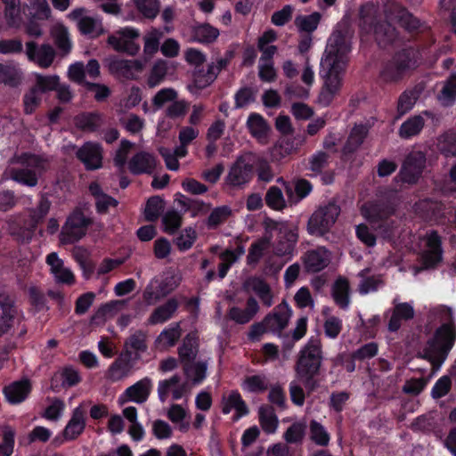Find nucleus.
Returning <instances> with one entry per match:
<instances>
[{"instance_id": "f257e3e1", "label": "nucleus", "mask_w": 456, "mask_h": 456, "mask_svg": "<svg viewBox=\"0 0 456 456\" xmlns=\"http://www.w3.org/2000/svg\"><path fill=\"white\" fill-rule=\"evenodd\" d=\"M350 52L348 31L335 30L328 40L320 62L319 75L323 85L318 95V103L322 107L330 106L341 90Z\"/></svg>"}, {"instance_id": "f03ea898", "label": "nucleus", "mask_w": 456, "mask_h": 456, "mask_svg": "<svg viewBox=\"0 0 456 456\" xmlns=\"http://www.w3.org/2000/svg\"><path fill=\"white\" fill-rule=\"evenodd\" d=\"M323 362V352L320 339L311 337L301 347L297 356L295 371L299 381L311 394L319 387L316 379L321 373Z\"/></svg>"}, {"instance_id": "7ed1b4c3", "label": "nucleus", "mask_w": 456, "mask_h": 456, "mask_svg": "<svg viewBox=\"0 0 456 456\" xmlns=\"http://www.w3.org/2000/svg\"><path fill=\"white\" fill-rule=\"evenodd\" d=\"M419 59V51L416 47L404 46L382 63L379 78L387 84L399 83L418 67Z\"/></svg>"}, {"instance_id": "20e7f679", "label": "nucleus", "mask_w": 456, "mask_h": 456, "mask_svg": "<svg viewBox=\"0 0 456 456\" xmlns=\"http://www.w3.org/2000/svg\"><path fill=\"white\" fill-rule=\"evenodd\" d=\"M359 27L366 34H373L379 47L392 45L398 36L395 27L378 18V8L371 2L363 4L359 10Z\"/></svg>"}, {"instance_id": "39448f33", "label": "nucleus", "mask_w": 456, "mask_h": 456, "mask_svg": "<svg viewBox=\"0 0 456 456\" xmlns=\"http://www.w3.org/2000/svg\"><path fill=\"white\" fill-rule=\"evenodd\" d=\"M456 341V326L454 322L443 323L434 336L427 342L421 358L430 362L434 368H440Z\"/></svg>"}, {"instance_id": "423d86ee", "label": "nucleus", "mask_w": 456, "mask_h": 456, "mask_svg": "<svg viewBox=\"0 0 456 456\" xmlns=\"http://www.w3.org/2000/svg\"><path fill=\"white\" fill-rule=\"evenodd\" d=\"M20 167L10 169V177L12 181L27 187H35L39 178L47 170V160L37 154L22 152L17 157Z\"/></svg>"}, {"instance_id": "0eeeda50", "label": "nucleus", "mask_w": 456, "mask_h": 456, "mask_svg": "<svg viewBox=\"0 0 456 456\" xmlns=\"http://www.w3.org/2000/svg\"><path fill=\"white\" fill-rule=\"evenodd\" d=\"M340 212V207L335 202L320 206L308 219L307 232L312 236H323L330 231Z\"/></svg>"}, {"instance_id": "6e6552de", "label": "nucleus", "mask_w": 456, "mask_h": 456, "mask_svg": "<svg viewBox=\"0 0 456 456\" xmlns=\"http://www.w3.org/2000/svg\"><path fill=\"white\" fill-rule=\"evenodd\" d=\"M94 220L86 217L80 208L74 209L67 217L59 235L62 245L74 244L86 236Z\"/></svg>"}, {"instance_id": "1a4fd4ad", "label": "nucleus", "mask_w": 456, "mask_h": 456, "mask_svg": "<svg viewBox=\"0 0 456 456\" xmlns=\"http://www.w3.org/2000/svg\"><path fill=\"white\" fill-rule=\"evenodd\" d=\"M139 29L133 27L121 28L108 37L107 43L117 53L135 56L140 51Z\"/></svg>"}, {"instance_id": "9d476101", "label": "nucleus", "mask_w": 456, "mask_h": 456, "mask_svg": "<svg viewBox=\"0 0 456 456\" xmlns=\"http://www.w3.org/2000/svg\"><path fill=\"white\" fill-rule=\"evenodd\" d=\"M386 20L397 22L404 30L409 33H419L421 28V21L410 12L407 8L396 2H388L384 5Z\"/></svg>"}, {"instance_id": "9b49d317", "label": "nucleus", "mask_w": 456, "mask_h": 456, "mask_svg": "<svg viewBox=\"0 0 456 456\" xmlns=\"http://www.w3.org/2000/svg\"><path fill=\"white\" fill-rule=\"evenodd\" d=\"M253 157L252 153H248L236 159L225 177V183L228 185L233 188L242 187L251 181L254 174V167L251 162Z\"/></svg>"}, {"instance_id": "f8f14e48", "label": "nucleus", "mask_w": 456, "mask_h": 456, "mask_svg": "<svg viewBox=\"0 0 456 456\" xmlns=\"http://www.w3.org/2000/svg\"><path fill=\"white\" fill-rule=\"evenodd\" d=\"M426 165V157L420 152L409 154L403 163L399 176L403 183L415 184L422 175Z\"/></svg>"}, {"instance_id": "ddd939ff", "label": "nucleus", "mask_w": 456, "mask_h": 456, "mask_svg": "<svg viewBox=\"0 0 456 456\" xmlns=\"http://www.w3.org/2000/svg\"><path fill=\"white\" fill-rule=\"evenodd\" d=\"M25 54L30 62L42 69H47L53 64L56 53L50 44L38 45L35 41H28Z\"/></svg>"}, {"instance_id": "4468645a", "label": "nucleus", "mask_w": 456, "mask_h": 456, "mask_svg": "<svg viewBox=\"0 0 456 456\" xmlns=\"http://www.w3.org/2000/svg\"><path fill=\"white\" fill-rule=\"evenodd\" d=\"M273 229L279 231L277 250L281 255L291 254L298 240V227L290 223H273Z\"/></svg>"}, {"instance_id": "2eb2a0df", "label": "nucleus", "mask_w": 456, "mask_h": 456, "mask_svg": "<svg viewBox=\"0 0 456 456\" xmlns=\"http://www.w3.org/2000/svg\"><path fill=\"white\" fill-rule=\"evenodd\" d=\"M76 158L83 163L87 171L100 169L102 167V148L99 143L86 142L77 151Z\"/></svg>"}, {"instance_id": "dca6fc26", "label": "nucleus", "mask_w": 456, "mask_h": 456, "mask_svg": "<svg viewBox=\"0 0 456 456\" xmlns=\"http://www.w3.org/2000/svg\"><path fill=\"white\" fill-rule=\"evenodd\" d=\"M292 309L289 305L283 300L276 305L272 313L267 314L265 318V323L267 325L269 331L275 334H281L289 324L292 316Z\"/></svg>"}, {"instance_id": "f3484780", "label": "nucleus", "mask_w": 456, "mask_h": 456, "mask_svg": "<svg viewBox=\"0 0 456 456\" xmlns=\"http://www.w3.org/2000/svg\"><path fill=\"white\" fill-rule=\"evenodd\" d=\"M176 287L177 284H173L170 279L159 280L154 278L145 287L142 292V299L148 305H154L169 295Z\"/></svg>"}, {"instance_id": "a211bd4d", "label": "nucleus", "mask_w": 456, "mask_h": 456, "mask_svg": "<svg viewBox=\"0 0 456 456\" xmlns=\"http://www.w3.org/2000/svg\"><path fill=\"white\" fill-rule=\"evenodd\" d=\"M86 428V411L82 404L73 409L70 419L61 431L64 441H75L84 432Z\"/></svg>"}, {"instance_id": "6ab92c4d", "label": "nucleus", "mask_w": 456, "mask_h": 456, "mask_svg": "<svg viewBox=\"0 0 456 456\" xmlns=\"http://www.w3.org/2000/svg\"><path fill=\"white\" fill-rule=\"evenodd\" d=\"M232 409L235 410V413L232 417L233 422H237L249 413V409L238 390H232L228 396L224 395L222 397V413L227 415Z\"/></svg>"}, {"instance_id": "aec40b11", "label": "nucleus", "mask_w": 456, "mask_h": 456, "mask_svg": "<svg viewBox=\"0 0 456 456\" xmlns=\"http://www.w3.org/2000/svg\"><path fill=\"white\" fill-rule=\"evenodd\" d=\"M6 231L16 242L24 244L30 242L36 229L31 227L29 221L21 224L18 216H12L6 220Z\"/></svg>"}, {"instance_id": "412c9836", "label": "nucleus", "mask_w": 456, "mask_h": 456, "mask_svg": "<svg viewBox=\"0 0 456 456\" xmlns=\"http://www.w3.org/2000/svg\"><path fill=\"white\" fill-rule=\"evenodd\" d=\"M133 367V352L124 349L109 368V378L118 381L127 377Z\"/></svg>"}, {"instance_id": "4be33fe9", "label": "nucleus", "mask_w": 456, "mask_h": 456, "mask_svg": "<svg viewBox=\"0 0 456 456\" xmlns=\"http://www.w3.org/2000/svg\"><path fill=\"white\" fill-rule=\"evenodd\" d=\"M432 118L433 113L430 110H424L420 114L413 115L402 123L398 129V134L402 139L409 140L419 135L424 128V117Z\"/></svg>"}, {"instance_id": "5701e85b", "label": "nucleus", "mask_w": 456, "mask_h": 456, "mask_svg": "<svg viewBox=\"0 0 456 456\" xmlns=\"http://www.w3.org/2000/svg\"><path fill=\"white\" fill-rule=\"evenodd\" d=\"M305 268L308 273H319L330 264V254L324 247L308 250L303 256Z\"/></svg>"}, {"instance_id": "b1692460", "label": "nucleus", "mask_w": 456, "mask_h": 456, "mask_svg": "<svg viewBox=\"0 0 456 456\" xmlns=\"http://www.w3.org/2000/svg\"><path fill=\"white\" fill-rule=\"evenodd\" d=\"M31 383L28 379L14 381L3 388L6 401L11 404H18L27 399L31 392Z\"/></svg>"}, {"instance_id": "393cba45", "label": "nucleus", "mask_w": 456, "mask_h": 456, "mask_svg": "<svg viewBox=\"0 0 456 456\" xmlns=\"http://www.w3.org/2000/svg\"><path fill=\"white\" fill-rule=\"evenodd\" d=\"M157 166L155 157L146 151L135 153L128 163V168L131 174L134 175L142 174H151Z\"/></svg>"}, {"instance_id": "a878e982", "label": "nucleus", "mask_w": 456, "mask_h": 456, "mask_svg": "<svg viewBox=\"0 0 456 456\" xmlns=\"http://www.w3.org/2000/svg\"><path fill=\"white\" fill-rule=\"evenodd\" d=\"M198 354V343L196 337L189 333L183 339L182 345L178 347V356L183 365V371L189 375L191 363L194 362Z\"/></svg>"}, {"instance_id": "bb28decb", "label": "nucleus", "mask_w": 456, "mask_h": 456, "mask_svg": "<svg viewBox=\"0 0 456 456\" xmlns=\"http://www.w3.org/2000/svg\"><path fill=\"white\" fill-rule=\"evenodd\" d=\"M414 315L415 311L411 304L408 302L395 304L388 321L387 330L390 332H397L402 326V322L411 321Z\"/></svg>"}, {"instance_id": "cd10ccee", "label": "nucleus", "mask_w": 456, "mask_h": 456, "mask_svg": "<svg viewBox=\"0 0 456 456\" xmlns=\"http://www.w3.org/2000/svg\"><path fill=\"white\" fill-rule=\"evenodd\" d=\"M423 92V86L416 85L412 88L404 90L398 97L396 112L397 118L411 111Z\"/></svg>"}, {"instance_id": "c85d7f7f", "label": "nucleus", "mask_w": 456, "mask_h": 456, "mask_svg": "<svg viewBox=\"0 0 456 456\" xmlns=\"http://www.w3.org/2000/svg\"><path fill=\"white\" fill-rule=\"evenodd\" d=\"M152 381L150 378L145 377L134 385L128 387L124 395L127 397L128 401L134 402L137 403H145L151 392Z\"/></svg>"}, {"instance_id": "c756f323", "label": "nucleus", "mask_w": 456, "mask_h": 456, "mask_svg": "<svg viewBox=\"0 0 456 456\" xmlns=\"http://www.w3.org/2000/svg\"><path fill=\"white\" fill-rule=\"evenodd\" d=\"M179 307V302L175 297L168 298L164 304L156 307L148 318V323L151 325L164 323L170 320Z\"/></svg>"}, {"instance_id": "7c9ffc66", "label": "nucleus", "mask_w": 456, "mask_h": 456, "mask_svg": "<svg viewBox=\"0 0 456 456\" xmlns=\"http://www.w3.org/2000/svg\"><path fill=\"white\" fill-rule=\"evenodd\" d=\"M175 201L182 208L183 213L191 212V217L207 214L211 205L205 203L203 200L191 199L178 192L175 194Z\"/></svg>"}, {"instance_id": "2f4dec72", "label": "nucleus", "mask_w": 456, "mask_h": 456, "mask_svg": "<svg viewBox=\"0 0 456 456\" xmlns=\"http://www.w3.org/2000/svg\"><path fill=\"white\" fill-rule=\"evenodd\" d=\"M313 184L305 178H298L295 181L294 187L286 186V195L289 205H297L305 199L313 191Z\"/></svg>"}, {"instance_id": "473e14b6", "label": "nucleus", "mask_w": 456, "mask_h": 456, "mask_svg": "<svg viewBox=\"0 0 456 456\" xmlns=\"http://www.w3.org/2000/svg\"><path fill=\"white\" fill-rule=\"evenodd\" d=\"M331 296L341 309H347L350 305V284L346 277L339 276L331 288Z\"/></svg>"}, {"instance_id": "72a5a7b5", "label": "nucleus", "mask_w": 456, "mask_h": 456, "mask_svg": "<svg viewBox=\"0 0 456 456\" xmlns=\"http://www.w3.org/2000/svg\"><path fill=\"white\" fill-rule=\"evenodd\" d=\"M142 69V63L138 60L116 59L110 63V72L125 78H131L134 71Z\"/></svg>"}, {"instance_id": "f704fd0d", "label": "nucleus", "mask_w": 456, "mask_h": 456, "mask_svg": "<svg viewBox=\"0 0 456 456\" xmlns=\"http://www.w3.org/2000/svg\"><path fill=\"white\" fill-rule=\"evenodd\" d=\"M247 127L252 137L261 142L268 137L270 126L266 119L256 112L249 114L247 120Z\"/></svg>"}, {"instance_id": "c9c22d12", "label": "nucleus", "mask_w": 456, "mask_h": 456, "mask_svg": "<svg viewBox=\"0 0 456 456\" xmlns=\"http://www.w3.org/2000/svg\"><path fill=\"white\" fill-rule=\"evenodd\" d=\"M76 126L83 132H96L102 124V115L97 111L82 112L75 118Z\"/></svg>"}, {"instance_id": "e433bc0d", "label": "nucleus", "mask_w": 456, "mask_h": 456, "mask_svg": "<svg viewBox=\"0 0 456 456\" xmlns=\"http://www.w3.org/2000/svg\"><path fill=\"white\" fill-rule=\"evenodd\" d=\"M219 34V30L209 23H198L191 28L192 39L203 45L214 43Z\"/></svg>"}, {"instance_id": "4c0bfd02", "label": "nucleus", "mask_w": 456, "mask_h": 456, "mask_svg": "<svg viewBox=\"0 0 456 456\" xmlns=\"http://www.w3.org/2000/svg\"><path fill=\"white\" fill-rule=\"evenodd\" d=\"M368 132L369 131L366 126L362 124L355 125L352 128L348 135V138L345 143V151L347 153L355 152L363 143L365 138L367 137Z\"/></svg>"}, {"instance_id": "58836bf2", "label": "nucleus", "mask_w": 456, "mask_h": 456, "mask_svg": "<svg viewBox=\"0 0 456 456\" xmlns=\"http://www.w3.org/2000/svg\"><path fill=\"white\" fill-rule=\"evenodd\" d=\"M259 423L266 434H273L279 424L278 417L271 405H263L259 408Z\"/></svg>"}, {"instance_id": "ea45409f", "label": "nucleus", "mask_w": 456, "mask_h": 456, "mask_svg": "<svg viewBox=\"0 0 456 456\" xmlns=\"http://www.w3.org/2000/svg\"><path fill=\"white\" fill-rule=\"evenodd\" d=\"M77 28L82 35L90 38H96L104 32L102 22L90 16H84L79 19Z\"/></svg>"}, {"instance_id": "a19ab883", "label": "nucleus", "mask_w": 456, "mask_h": 456, "mask_svg": "<svg viewBox=\"0 0 456 456\" xmlns=\"http://www.w3.org/2000/svg\"><path fill=\"white\" fill-rule=\"evenodd\" d=\"M248 284L265 306L269 307L273 305L271 288L265 280L260 277H253L248 281Z\"/></svg>"}, {"instance_id": "79ce46f5", "label": "nucleus", "mask_w": 456, "mask_h": 456, "mask_svg": "<svg viewBox=\"0 0 456 456\" xmlns=\"http://www.w3.org/2000/svg\"><path fill=\"white\" fill-rule=\"evenodd\" d=\"M16 315L14 305L0 300V337L12 327Z\"/></svg>"}, {"instance_id": "37998d69", "label": "nucleus", "mask_w": 456, "mask_h": 456, "mask_svg": "<svg viewBox=\"0 0 456 456\" xmlns=\"http://www.w3.org/2000/svg\"><path fill=\"white\" fill-rule=\"evenodd\" d=\"M51 201L45 195L40 197L37 206L29 210V219L31 227L37 229L38 224L45 219L49 213Z\"/></svg>"}, {"instance_id": "c03bdc74", "label": "nucleus", "mask_w": 456, "mask_h": 456, "mask_svg": "<svg viewBox=\"0 0 456 456\" xmlns=\"http://www.w3.org/2000/svg\"><path fill=\"white\" fill-rule=\"evenodd\" d=\"M241 387L251 394H262L268 389V380L265 375L246 376Z\"/></svg>"}, {"instance_id": "a18cd8bd", "label": "nucleus", "mask_w": 456, "mask_h": 456, "mask_svg": "<svg viewBox=\"0 0 456 456\" xmlns=\"http://www.w3.org/2000/svg\"><path fill=\"white\" fill-rule=\"evenodd\" d=\"M265 201L268 208L281 211L287 208V202L281 189L276 185L270 186L267 190Z\"/></svg>"}, {"instance_id": "49530a36", "label": "nucleus", "mask_w": 456, "mask_h": 456, "mask_svg": "<svg viewBox=\"0 0 456 456\" xmlns=\"http://www.w3.org/2000/svg\"><path fill=\"white\" fill-rule=\"evenodd\" d=\"M125 301L123 300H111L110 302L102 304L95 313L91 317V322L97 323L99 322L105 321L107 316H112L119 309L120 305H123Z\"/></svg>"}, {"instance_id": "de8ad7c7", "label": "nucleus", "mask_w": 456, "mask_h": 456, "mask_svg": "<svg viewBox=\"0 0 456 456\" xmlns=\"http://www.w3.org/2000/svg\"><path fill=\"white\" fill-rule=\"evenodd\" d=\"M232 209L229 206L224 205L216 207L210 212L206 224L208 229H216L219 225L224 224L232 216Z\"/></svg>"}, {"instance_id": "09e8293b", "label": "nucleus", "mask_w": 456, "mask_h": 456, "mask_svg": "<svg viewBox=\"0 0 456 456\" xmlns=\"http://www.w3.org/2000/svg\"><path fill=\"white\" fill-rule=\"evenodd\" d=\"M269 240L265 238L258 239L254 241L249 248L247 256V265L256 266L265 255V251L268 247Z\"/></svg>"}, {"instance_id": "8fccbe9b", "label": "nucleus", "mask_w": 456, "mask_h": 456, "mask_svg": "<svg viewBox=\"0 0 456 456\" xmlns=\"http://www.w3.org/2000/svg\"><path fill=\"white\" fill-rule=\"evenodd\" d=\"M164 210V200L159 196H151L148 199L144 208V219L147 222H155Z\"/></svg>"}, {"instance_id": "3c124183", "label": "nucleus", "mask_w": 456, "mask_h": 456, "mask_svg": "<svg viewBox=\"0 0 456 456\" xmlns=\"http://www.w3.org/2000/svg\"><path fill=\"white\" fill-rule=\"evenodd\" d=\"M310 439L319 446L325 447L329 445L330 435L326 428L317 420L313 419L309 425Z\"/></svg>"}, {"instance_id": "603ef678", "label": "nucleus", "mask_w": 456, "mask_h": 456, "mask_svg": "<svg viewBox=\"0 0 456 456\" xmlns=\"http://www.w3.org/2000/svg\"><path fill=\"white\" fill-rule=\"evenodd\" d=\"M321 18L322 15L318 12H314L309 15H298L295 19V25L300 31L311 34L317 28Z\"/></svg>"}, {"instance_id": "864d4df0", "label": "nucleus", "mask_w": 456, "mask_h": 456, "mask_svg": "<svg viewBox=\"0 0 456 456\" xmlns=\"http://www.w3.org/2000/svg\"><path fill=\"white\" fill-rule=\"evenodd\" d=\"M438 100L443 106H452L456 101V74H452L443 86Z\"/></svg>"}, {"instance_id": "5fc2aeb1", "label": "nucleus", "mask_w": 456, "mask_h": 456, "mask_svg": "<svg viewBox=\"0 0 456 456\" xmlns=\"http://www.w3.org/2000/svg\"><path fill=\"white\" fill-rule=\"evenodd\" d=\"M306 425L304 422L292 423L283 434V439L288 444H301L305 438Z\"/></svg>"}, {"instance_id": "6e6d98bb", "label": "nucleus", "mask_w": 456, "mask_h": 456, "mask_svg": "<svg viewBox=\"0 0 456 456\" xmlns=\"http://www.w3.org/2000/svg\"><path fill=\"white\" fill-rule=\"evenodd\" d=\"M330 154L323 151L314 153L308 159V169L313 172L311 176L321 175L323 169L329 165Z\"/></svg>"}, {"instance_id": "4d7b16f0", "label": "nucleus", "mask_w": 456, "mask_h": 456, "mask_svg": "<svg viewBox=\"0 0 456 456\" xmlns=\"http://www.w3.org/2000/svg\"><path fill=\"white\" fill-rule=\"evenodd\" d=\"M15 430L11 426L2 428V441L0 442V456H11L15 444Z\"/></svg>"}, {"instance_id": "13d9d810", "label": "nucleus", "mask_w": 456, "mask_h": 456, "mask_svg": "<svg viewBox=\"0 0 456 456\" xmlns=\"http://www.w3.org/2000/svg\"><path fill=\"white\" fill-rule=\"evenodd\" d=\"M4 4V16L11 27H16L20 21V0H1Z\"/></svg>"}, {"instance_id": "bf43d9fd", "label": "nucleus", "mask_w": 456, "mask_h": 456, "mask_svg": "<svg viewBox=\"0 0 456 456\" xmlns=\"http://www.w3.org/2000/svg\"><path fill=\"white\" fill-rule=\"evenodd\" d=\"M183 216L175 210L167 211L162 217L164 232L168 234H175L181 228Z\"/></svg>"}, {"instance_id": "052dcab7", "label": "nucleus", "mask_w": 456, "mask_h": 456, "mask_svg": "<svg viewBox=\"0 0 456 456\" xmlns=\"http://www.w3.org/2000/svg\"><path fill=\"white\" fill-rule=\"evenodd\" d=\"M146 338V333L142 330H138L126 338L125 341L124 349H133L138 352H146L148 349Z\"/></svg>"}, {"instance_id": "680f3d73", "label": "nucleus", "mask_w": 456, "mask_h": 456, "mask_svg": "<svg viewBox=\"0 0 456 456\" xmlns=\"http://www.w3.org/2000/svg\"><path fill=\"white\" fill-rule=\"evenodd\" d=\"M167 73V66L166 61H158L151 69L147 79V85L150 88L159 86L166 77Z\"/></svg>"}, {"instance_id": "e2e57ef3", "label": "nucleus", "mask_w": 456, "mask_h": 456, "mask_svg": "<svg viewBox=\"0 0 456 456\" xmlns=\"http://www.w3.org/2000/svg\"><path fill=\"white\" fill-rule=\"evenodd\" d=\"M181 337V327L179 323H175L172 326L164 329L159 337L157 342H163L166 346H174Z\"/></svg>"}, {"instance_id": "0e129e2a", "label": "nucleus", "mask_w": 456, "mask_h": 456, "mask_svg": "<svg viewBox=\"0 0 456 456\" xmlns=\"http://www.w3.org/2000/svg\"><path fill=\"white\" fill-rule=\"evenodd\" d=\"M52 34L57 48L63 53H69L72 47V44L69 39L68 29L64 26H60L55 28Z\"/></svg>"}, {"instance_id": "69168bd1", "label": "nucleus", "mask_w": 456, "mask_h": 456, "mask_svg": "<svg viewBox=\"0 0 456 456\" xmlns=\"http://www.w3.org/2000/svg\"><path fill=\"white\" fill-rule=\"evenodd\" d=\"M251 162L253 163V167L256 166L258 180L265 183L273 180V173L270 163L265 159L254 155V157L251 158Z\"/></svg>"}, {"instance_id": "338daca9", "label": "nucleus", "mask_w": 456, "mask_h": 456, "mask_svg": "<svg viewBox=\"0 0 456 456\" xmlns=\"http://www.w3.org/2000/svg\"><path fill=\"white\" fill-rule=\"evenodd\" d=\"M134 4L138 12L148 19H154L159 12V0H134Z\"/></svg>"}, {"instance_id": "774afa93", "label": "nucleus", "mask_w": 456, "mask_h": 456, "mask_svg": "<svg viewBox=\"0 0 456 456\" xmlns=\"http://www.w3.org/2000/svg\"><path fill=\"white\" fill-rule=\"evenodd\" d=\"M178 97L177 92L171 87L160 89L152 98V105L156 110L161 109L166 103L173 102Z\"/></svg>"}]
</instances>
